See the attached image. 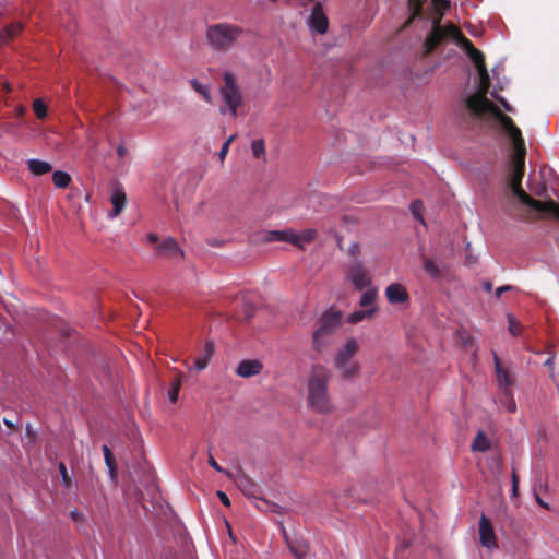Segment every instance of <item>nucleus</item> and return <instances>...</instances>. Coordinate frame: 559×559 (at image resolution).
Wrapping results in <instances>:
<instances>
[{"mask_svg": "<svg viewBox=\"0 0 559 559\" xmlns=\"http://www.w3.org/2000/svg\"><path fill=\"white\" fill-rule=\"evenodd\" d=\"M421 210H423L421 201L416 200V201L412 202L411 211H412L414 217L424 223V219L421 217Z\"/></svg>", "mask_w": 559, "mask_h": 559, "instance_id": "obj_40", "label": "nucleus"}, {"mask_svg": "<svg viewBox=\"0 0 559 559\" xmlns=\"http://www.w3.org/2000/svg\"><path fill=\"white\" fill-rule=\"evenodd\" d=\"M71 516H72V519L76 520V519H78V516H79V514H78V512H76V511H72V512H71Z\"/></svg>", "mask_w": 559, "mask_h": 559, "instance_id": "obj_54", "label": "nucleus"}, {"mask_svg": "<svg viewBox=\"0 0 559 559\" xmlns=\"http://www.w3.org/2000/svg\"><path fill=\"white\" fill-rule=\"evenodd\" d=\"M309 25L319 34H325L329 27V20L323 12L320 2H316L309 16Z\"/></svg>", "mask_w": 559, "mask_h": 559, "instance_id": "obj_14", "label": "nucleus"}, {"mask_svg": "<svg viewBox=\"0 0 559 559\" xmlns=\"http://www.w3.org/2000/svg\"><path fill=\"white\" fill-rule=\"evenodd\" d=\"M493 108H496V105L485 95L475 93L466 98L463 110L468 112L471 118L478 119L485 112L492 114Z\"/></svg>", "mask_w": 559, "mask_h": 559, "instance_id": "obj_11", "label": "nucleus"}, {"mask_svg": "<svg viewBox=\"0 0 559 559\" xmlns=\"http://www.w3.org/2000/svg\"><path fill=\"white\" fill-rule=\"evenodd\" d=\"M345 280L353 284L357 290L371 286L369 272L360 261H354L344 267Z\"/></svg>", "mask_w": 559, "mask_h": 559, "instance_id": "obj_9", "label": "nucleus"}, {"mask_svg": "<svg viewBox=\"0 0 559 559\" xmlns=\"http://www.w3.org/2000/svg\"><path fill=\"white\" fill-rule=\"evenodd\" d=\"M498 102L502 105V107L507 111H512V107L510 106V104L504 98H498Z\"/></svg>", "mask_w": 559, "mask_h": 559, "instance_id": "obj_47", "label": "nucleus"}, {"mask_svg": "<svg viewBox=\"0 0 559 559\" xmlns=\"http://www.w3.org/2000/svg\"><path fill=\"white\" fill-rule=\"evenodd\" d=\"M512 288H513V287H512V286H510V285L500 286V287H498V288L496 289L495 295H496V297H497V298H500V297H501V295H502L504 292L511 290Z\"/></svg>", "mask_w": 559, "mask_h": 559, "instance_id": "obj_46", "label": "nucleus"}, {"mask_svg": "<svg viewBox=\"0 0 559 559\" xmlns=\"http://www.w3.org/2000/svg\"><path fill=\"white\" fill-rule=\"evenodd\" d=\"M316 236H317L316 229H311V228L305 229L301 233L297 234L296 246L299 248H304V246L306 243H310L311 241H313Z\"/></svg>", "mask_w": 559, "mask_h": 559, "instance_id": "obj_28", "label": "nucleus"}, {"mask_svg": "<svg viewBox=\"0 0 559 559\" xmlns=\"http://www.w3.org/2000/svg\"><path fill=\"white\" fill-rule=\"evenodd\" d=\"M219 94L224 103V106L219 108V112L222 115L229 112L235 119L238 115V108L243 104V95L233 72H224Z\"/></svg>", "mask_w": 559, "mask_h": 559, "instance_id": "obj_5", "label": "nucleus"}, {"mask_svg": "<svg viewBox=\"0 0 559 559\" xmlns=\"http://www.w3.org/2000/svg\"><path fill=\"white\" fill-rule=\"evenodd\" d=\"M4 86H5L7 91L9 92L10 91L9 84H5Z\"/></svg>", "mask_w": 559, "mask_h": 559, "instance_id": "obj_55", "label": "nucleus"}, {"mask_svg": "<svg viewBox=\"0 0 559 559\" xmlns=\"http://www.w3.org/2000/svg\"><path fill=\"white\" fill-rule=\"evenodd\" d=\"M254 306L252 304L246 302L242 306V319L249 321L254 314Z\"/></svg>", "mask_w": 559, "mask_h": 559, "instance_id": "obj_42", "label": "nucleus"}, {"mask_svg": "<svg viewBox=\"0 0 559 559\" xmlns=\"http://www.w3.org/2000/svg\"><path fill=\"white\" fill-rule=\"evenodd\" d=\"M358 348L356 338H348L335 357V368L342 372L344 378H353L358 374L359 365L353 360Z\"/></svg>", "mask_w": 559, "mask_h": 559, "instance_id": "obj_7", "label": "nucleus"}, {"mask_svg": "<svg viewBox=\"0 0 559 559\" xmlns=\"http://www.w3.org/2000/svg\"><path fill=\"white\" fill-rule=\"evenodd\" d=\"M33 110H34L35 116L38 119L43 120L47 117L48 106L44 103V100L41 98H36L33 102Z\"/></svg>", "mask_w": 559, "mask_h": 559, "instance_id": "obj_32", "label": "nucleus"}, {"mask_svg": "<svg viewBox=\"0 0 559 559\" xmlns=\"http://www.w3.org/2000/svg\"><path fill=\"white\" fill-rule=\"evenodd\" d=\"M479 537H480V544L488 548H497L498 543L496 538V534L493 532L492 524L490 520L483 514L479 520Z\"/></svg>", "mask_w": 559, "mask_h": 559, "instance_id": "obj_12", "label": "nucleus"}, {"mask_svg": "<svg viewBox=\"0 0 559 559\" xmlns=\"http://www.w3.org/2000/svg\"><path fill=\"white\" fill-rule=\"evenodd\" d=\"M479 73V86L477 93L481 95H487L490 87V78L487 69H481L478 71Z\"/></svg>", "mask_w": 559, "mask_h": 559, "instance_id": "obj_30", "label": "nucleus"}, {"mask_svg": "<svg viewBox=\"0 0 559 559\" xmlns=\"http://www.w3.org/2000/svg\"><path fill=\"white\" fill-rule=\"evenodd\" d=\"M112 211L110 217H116L122 213L127 204V195L121 187H116L110 198Z\"/></svg>", "mask_w": 559, "mask_h": 559, "instance_id": "obj_19", "label": "nucleus"}, {"mask_svg": "<svg viewBox=\"0 0 559 559\" xmlns=\"http://www.w3.org/2000/svg\"><path fill=\"white\" fill-rule=\"evenodd\" d=\"M243 35V28L230 23H217L207 26L205 37L207 44L215 51L227 52L231 50Z\"/></svg>", "mask_w": 559, "mask_h": 559, "instance_id": "obj_4", "label": "nucleus"}, {"mask_svg": "<svg viewBox=\"0 0 559 559\" xmlns=\"http://www.w3.org/2000/svg\"><path fill=\"white\" fill-rule=\"evenodd\" d=\"M147 241L155 246L156 254L174 261L183 259V250L179 247L176 239L167 237L162 242L158 241V236L154 233L147 235Z\"/></svg>", "mask_w": 559, "mask_h": 559, "instance_id": "obj_8", "label": "nucleus"}, {"mask_svg": "<svg viewBox=\"0 0 559 559\" xmlns=\"http://www.w3.org/2000/svg\"><path fill=\"white\" fill-rule=\"evenodd\" d=\"M251 151L255 158L266 160L265 143L262 139L254 140L251 143Z\"/></svg>", "mask_w": 559, "mask_h": 559, "instance_id": "obj_31", "label": "nucleus"}, {"mask_svg": "<svg viewBox=\"0 0 559 559\" xmlns=\"http://www.w3.org/2000/svg\"><path fill=\"white\" fill-rule=\"evenodd\" d=\"M309 1H310V2H314V3L317 2V0H309Z\"/></svg>", "mask_w": 559, "mask_h": 559, "instance_id": "obj_57", "label": "nucleus"}, {"mask_svg": "<svg viewBox=\"0 0 559 559\" xmlns=\"http://www.w3.org/2000/svg\"><path fill=\"white\" fill-rule=\"evenodd\" d=\"M408 4L413 10L412 16L406 22V26L409 25L414 19L419 17L423 12V0H408Z\"/></svg>", "mask_w": 559, "mask_h": 559, "instance_id": "obj_35", "label": "nucleus"}, {"mask_svg": "<svg viewBox=\"0 0 559 559\" xmlns=\"http://www.w3.org/2000/svg\"><path fill=\"white\" fill-rule=\"evenodd\" d=\"M424 270L433 278H438L440 276L439 267L430 259L424 260Z\"/></svg>", "mask_w": 559, "mask_h": 559, "instance_id": "obj_37", "label": "nucleus"}, {"mask_svg": "<svg viewBox=\"0 0 559 559\" xmlns=\"http://www.w3.org/2000/svg\"><path fill=\"white\" fill-rule=\"evenodd\" d=\"M217 497L219 498L221 502L224 506H226V507L230 506V500H229L228 496L224 491L218 490L217 491Z\"/></svg>", "mask_w": 559, "mask_h": 559, "instance_id": "obj_45", "label": "nucleus"}, {"mask_svg": "<svg viewBox=\"0 0 559 559\" xmlns=\"http://www.w3.org/2000/svg\"><path fill=\"white\" fill-rule=\"evenodd\" d=\"M512 486H519V476L514 468L512 471Z\"/></svg>", "mask_w": 559, "mask_h": 559, "instance_id": "obj_48", "label": "nucleus"}, {"mask_svg": "<svg viewBox=\"0 0 559 559\" xmlns=\"http://www.w3.org/2000/svg\"><path fill=\"white\" fill-rule=\"evenodd\" d=\"M331 372L322 365H313L307 380V405L318 414L332 412L333 404L329 394Z\"/></svg>", "mask_w": 559, "mask_h": 559, "instance_id": "obj_2", "label": "nucleus"}, {"mask_svg": "<svg viewBox=\"0 0 559 559\" xmlns=\"http://www.w3.org/2000/svg\"><path fill=\"white\" fill-rule=\"evenodd\" d=\"M500 404L509 412V413H515L516 411V403L513 399V394L511 389L502 390L501 396H500Z\"/></svg>", "mask_w": 559, "mask_h": 559, "instance_id": "obj_25", "label": "nucleus"}, {"mask_svg": "<svg viewBox=\"0 0 559 559\" xmlns=\"http://www.w3.org/2000/svg\"><path fill=\"white\" fill-rule=\"evenodd\" d=\"M23 28L21 23H12L0 32V45L7 44L13 39Z\"/></svg>", "mask_w": 559, "mask_h": 559, "instance_id": "obj_21", "label": "nucleus"}, {"mask_svg": "<svg viewBox=\"0 0 559 559\" xmlns=\"http://www.w3.org/2000/svg\"><path fill=\"white\" fill-rule=\"evenodd\" d=\"M525 150H518L513 152L512 159V175L510 179V188L512 193L525 205L534 209L535 211L544 214V217H555L559 221V204L554 200L539 201L533 199L522 188V180L525 173Z\"/></svg>", "mask_w": 559, "mask_h": 559, "instance_id": "obj_1", "label": "nucleus"}, {"mask_svg": "<svg viewBox=\"0 0 559 559\" xmlns=\"http://www.w3.org/2000/svg\"><path fill=\"white\" fill-rule=\"evenodd\" d=\"M508 322L510 333L514 336L520 335L522 332V326L512 314H508Z\"/></svg>", "mask_w": 559, "mask_h": 559, "instance_id": "obj_38", "label": "nucleus"}, {"mask_svg": "<svg viewBox=\"0 0 559 559\" xmlns=\"http://www.w3.org/2000/svg\"><path fill=\"white\" fill-rule=\"evenodd\" d=\"M342 313L340 311H326L320 319L319 328L313 332L312 346L318 353H322L331 342V337L341 325Z\"/></svg>", "mask_w": 559, "mask_h": 559, "instance_id": "obj_6", "label": "nucleus"}, {"mask_svg": "<svg viewBox=\"0 0 559 559\" xmlns=\"http://www.w3.org/2000/svg\"><path fill=\"white\" fill-rule=\"evenodd\" d=\"M180 388H181V374H179L171 381L170 390L168 391V399L171 403H176L178 401Z\"/></svg>", "mask_w": 559, "mask_h": 559, "instance_id": "obj_33", "label": "nucleus"}, {"mask_svg": "<svg viewBox=\"0 0 559 559\" xmlns=\"http://www.w3.org/2000/svg\"><path fill=\"white\" fill-rule=\"evenodd\" d=\"M236 139V134H231L222 145L219 152H218V156H219V159L221 160H224L226 155L228 154V151H229V147H230V144L235 141Z\"/></svg>", "mask_w": 559, "mask_h": 559, "instance_id": "obj_39", "label": "nucleus"}, {"mask_svg": "<svg viewBox=\"0 0 559 559\" xmlns=\"http://www.w3.org/2000/svg\"><path fill=\"white\" fill-rule=\"evenodd\" d=\"M126 152H127V151H126V148H124L122 145H120V146L118 147V150H117V153H118V155H119L120 157L124 156Z\"/></svg>", "mask_w": 559, "mask_h": 559, "instance_id": "obj_51", "label": "nucleus"}, {"mask_svg": "<svg viewBox=\"0 0 559 559\" xmlns=\"http://www.w3.org/2000/svg\"><path fill=\"white\" fill-rule=\"evenodd\" d=\"M263 370V364L258 359H243L239 362L236 374L241 378L258 376Z\"/></svg>", "mask_w": 559, "mask_h": 559, "instance_id": "obj_16", "label": "nucleus"}, {"mask_svg": "<svg viewBox=\"0 0 559 559\" xmlns=\"http://www.w3.org/2000/svg\"><path fill=\"white\" fill-rule=\"evenodd\" d=\"M58 468H59L60 475L62 477L63 485L66 487H70L71 486V478H70V476L68 474L66 464L63 462H60L59 465H58Z\"/></svg>", "mask_w": 559, "mask_h": 559, "instance_id": "obj_41", "label": "nucleus"}, {"mask_svg": "<svg viewBox=\"0 0 559 559\" xmlns=\"http://www.w3.org/2000/svg\"><path fill=\"white\" fill-rule=\"evenodd\" d=\"M209 464L215 471H217L219 473H226L227 474V472L222 468V466L214 460V457L212 455H210V457H209Z\"/></svg>", "mask_w": 559, "mask_h": 559, "instance_id": "obj_43", "label": "nucleus"}, {"mask_svg": "<svg viewBox=\"0 0 559 559\" xmlns=\"http://www.w3.org/2000/svg\"><path fill=\"white\" fill-rule=\"evenodd\" d=\"M102 451H103V454H104L105 463H106V465H107V467L109 469V473H110L111 477H116L117 466H116L115 457L112 455L111 450L109 449L108 445L104 444L102 447Z\"/></svg>", "mask_w": 559, "mask_h": 559, "instance_id": "obj_27", "label": "nucleus"}, {"mask_svg": "<svg viewBox=\"0 0 559 559\" xmlns=\"http://www.w3.org/2000/svg\"><path fill=\"white\" fill-rule=\"evenodd\" d=\"M450 38L456 40L467 55L475 49L473 43L463 35L457 26L453 24L442 26L440 20L437 19L433 21L432 28L425 39L424 55L432 53L442 43Z\"/></svg>", "mask_w": 559, "mask_h": 559, "instance_id": "obj_3", "label": "nucleus"}, {"mask_svg": "<svg viewBox=\"0 0 559 559\" xmlns=\"http://www.w3.org/2000/svg\"><path fill=\"white\" fill-rule=\"evenodd\" d=\"M377 298V289L376 288H369L367 289L359 301L360 307L366 308L374 302Z\"/></svg>", "mask_w": 559, "mask_h": 559, "instance_id": "obj_36", "label": "nucleus"}, {"mask_svg": "<svg viewBox=\"0 0 559 559\" xmlns=\"http://www.w3.org/2000/svg\"><path fill=\"white\" fill-rule=\"evenodd\" d=\"M214 354V343L212 341H207L204 345V355L198 357L194 360V368L197 370H203L207 367L210 359Z\"/></svg>", "mask_w": 559, "mask_h": 559, "instance_id": "obj_20", "label": "nucleus"}, {"mask_svg": "<svg viewBox=\"0 0 559 559\" xmlns=\"http://www.w3.org/2000/svg\"><path fill=\"white\" fill-rule=\"evenodd\" d=\"M25 111H26V109H25V107H23V106H19V107L16 108V115H17L19 117L24 116Z\"/></svg>", "mask_w": 559, "mask_h": 559, "instance_id": "obj_49", "label": "nucleus"}, {"mask_svg": "<svg viewBox=\"0 0 559 559\" xmlns=\"http://www.w3.org/2000/svg\"><path fill=\"white\" fill-rule=\"evenodd\" d=\"M493 117L500 122L503 130L507 132V134L510 136V139L513 142L514 151H522L525 150V142L522 136L521 130L515 126L513 120L504 115L497 106L493 108L492 114Z\"/></svg>", "mask_w": 559, "mask_h": 559, "instance_id": "obj_10", "label": "nucleus"}, {"mask_svg": "<svg viewBox=\"0 0 559 559\" xmlns=\"http://www.w3.org/2000/svg\"><path fill=\"white\" fill-rule=\"evenodd\" d=\"M436 8H440L447 10L450 7V2L448 0H431Z\"/></svg>", "mask_w": 559, "mask_h": 559, "instance_id": "obj_44", "label": "nucleus"}, {"mask_svg": "<svg viewBox=\"0 0 559 559\" xmlns=\"http://www.w3.org/2000/svg\"><path fill=\"white\" fill-rule=\"evenodd\" d=\"M189 83H190V86L192 87V90L194 92H197L198 94H200L204 98L205 102H207V103L212 102L210 87L207 85L202 84L198 79H191L189 81Z\"/></svg>", "mask_w": 559, "mask_h": 559, "instance_id": "obj_26", "label": "nucleus"}, {"mask_svg": "<svg viewBox=\"0 0 559 559\" xmlns=\"http://www.w3.org/2000/svg\"><path fill=\"white\" fill-rule=\"evenodd\" d=\"M270 1L273 2V3H276L278 0H270Z\"/></svg>", "mask_w": 559, "mask_h": 559, "instance_id": "obj_56", "label": "nucleus"}, {"mask_svg": "<svg viewBox=\"0 0 559 559\" xmlns=\"http://www.w3.org/2000/svg\"><path fill=\"white\" fill-rule=\"evenodd\" d=\"M28 169L35 176H41L51 171L52 167L49 163L39 159H29L27 162Z\"/></svg>", "mask_w": 559, "mask_h": 559, "instance_id": "obj_22", "label": "nucleus"}, {"mask_svg": "<svg viewBox=\"0 0 559 559\" xmlns=\"http://www.w3.org/2000/svg\"><path fill=\"white\" fill-rule=\"evenodd\" d=\"M377 312V308L376 307H371L369 309H366V310H356L354 312H352L348 318H347V321L352 324H355V323H358L365 319H370L374 316V313Z\"/></svg>", "mask_w": 559, "mask_h": 559, "instance_id": "obj_24", "label": "nucleus"}, {"mask_svg": "<svg viewBox=\"0 0 559 559\" xmlns=\"http://www.w3.org/2000/svg\"><path fill=\"white\" fill-rule=\"evenodd\" d=\"M385 297L391 305H402L409 300L408 292L400 283L390 284L385 288Z\"/></svg>", "mask_w": 559, "mask_h": 559, "instance_id": "obj_15", "label": "nucleus"}, {"mask_svg": "<svg viewBox=\"0 0 559 559\" xmlns=\"http://www.w3.org/2000/svg\"><path fill=\"white\" fill-rule=\"evenodd\" d=\"M536 501H537V503H538L540 507H543V508H545V509H548V504H547L546 502H544V500H542V499L539 498V496H536Z\"/></svg>", "mask_w": 559, "mask_h": 559, "instance_id": "obj_50", "label": "nucleus"}, {"mask_svg": "<svg viewBox=\"0 0 559 559\" xmlns=\"http://www.w3.org/2000/svg\"><path fill=\"white\" fill-rule=\"evenodd\" d=\"M518 488L519 486H512V493L514 497L518 495Z\"/></svg>", "mask_w": 559, "mask_h": 559, "instance_id": "obj_53", "label": "nucleus"}, {"mask_svg": "<svg viewBox=\"0 0 559 559\" xmlns=\"http://www.w3.org/2000/svg\"><path fill=\"white\" fill-rule=\"evenodd\" d=\"M468 57L474 62L478 71L481 69H487L485 63V56L479 49H473V51L468 53Z\"/></svg>", "mask_w": 559, "mask_h": 559, "instance_id": "obj_34", "label": "nucleus"}, {"mask_svg": "<svg viewBox=\"0 0 559 559\" xmlns=\"http://www.w3.org/2000/svg\"><path fill=\"white\" fill-rule=\"evenodd\" d=\"M472 451L486 452L490 449V441L484 431H478L471 445Z\"/></svg>", "mask_w": 559, "mask_h": 559, "instance_id": "obj_23", "label": "nucleus"}, {"mask_svg": "<svg viewBox=\"0 0 559 559\" xmlns=\"http://www.w3.org/2000/svg\"><path fill=\"white\" fill-rule=\"evenodd\" d=\"M493 360H495L496 377H497L499 386L502 390H507V388L511 389L512 385L514 384V378L510 374V372L506 368L502 367L497 354H495Z\"/></svg>", "mask_w": 559, "mask_h": 559, "instance_id": "obj_17", "label": "nucleus"}, {"mask_svg": "<svg viewBox=\"0 0 559 559\" xmlns=\"http://www.w3.org/2000/svg\"><path fill=\"white\" fill-rule=\"evenodd\" d=\"M52 181L57 188L63 189L67 188L71 182V177L66 171L57 170L52 175Z\"/></svg>", "mask_w": 559, "mask_h": 559, "instance_id": "obj_29", "label": "nucleus"}, {"mask_svg": "<svg viewBox=\"0 0 559 559\" xmlns=\"http://www.w3.org/2000/svg\"><path fill=\"white\" fill-rule=\"evenodd\" d=\"M484 288L487 290V292H490L492 289V284L491 282H486L484 284Z\"/></svg>", "mask_w": 559, "mask_h": 559, "instance_id": "obj_52", "label": "nucleus"}, {"mask_svg": "<svg viewBox=\"0 0 559 559\" xmlns=\"http://www.w3.org/2000/svg\"><path fill=\"white\" fill-rule=\"evenodd\" d=\"M285 540L296 559H308V557L311 559L314 556L310 554L309 544L301 536L288 537L285 535Z\"/></svg>", "mask_w": 559, "mask_h": 559, "instance_id": "obj_13", "label": "nucleus"}, {"mask_svg": "<svg viewBox=\"0 0 559 559\" xmlns=\"http://www.w3.org/2000/svg\"><path fill=\"white\" fill-rule=\"evenodd\" d=\"M264 240L269 242L285 241L296 246L297 233H295L293 229L271 230L265 234Z\"/></svg>", "mask_w": 559, "mask_h": 559, "instance_id": "obj_18", "label": "nucleus"}]
</instances>
